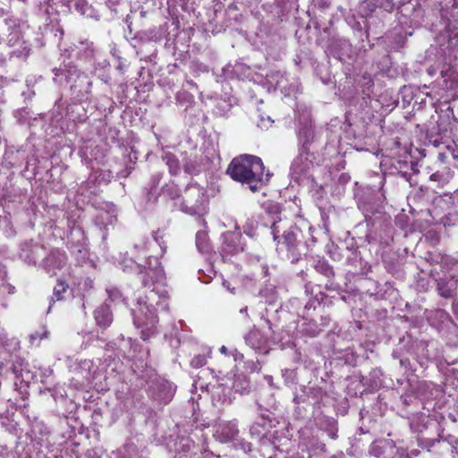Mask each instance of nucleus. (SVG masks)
Wrapping results in <instances>:
<instances>
[{
  "label": "nucleus",
  "instance_id": "obj_1",
  "mask_svg": "<svg viewBox=\"0 0 458 458\" xmlns=\"http://www.w3.org/2000/svg\"><path fill=\"white\" fill-rule=\"evenodd\" d=\"M146 274L148 276V285L145 296L137 301V307L131 310L133 323L140 329L143 341L153 337L157 333L158 323L157 310H165L168 308V292L165 289V270L157 257H148Z\"/></svg>",
  "mask_w": 458,
  "mask_h": 458
},
{
  "label": "nucleus",
  "instance_id": "obj_2",
  "mask_svg": "<svg viewBox=\"0 0 458 458\" xmlns=\"http://www.w3.org/2000/svg\"><path fill=\"white\" fill-rule=\"evenodd\" d=\"M226 172L233 180L245 185L252 192L260 191L272 176L269 171L265 174V166L260 157L248 154L234 157Z\"/></svg>",
  "mask_w": 458,
  "mask_h": 458
},
{
  "label": "nucleus",
  "instance_id": "obj_3",
  "mask_svg": "<svg viewBox=\"0 0 458 458\" xmlns=\"http://www.w3.org/2000/svg\"><path fill=\"white\" fill-rule=\"evenodd\" d=\"M53 81L59 85L68 84L72 96L78 101H88L91 96L92 81L72 61H64L52 70Z\"/></svg>",
  "mask_w": 458,
  "mask_h": 458
},
{
  "label": "nucleus",
  "instance_id": "obj_4",
  "mask_svg": "<svg viewBox=\"0 0 458 458\" xmlns=\"http://www.w3.org/2000/svg\"><path fill=\"white\" fill-rule=\"evenodd\" d=\"M286 222L274 221L269 228L274 242L280 249L287 250V257L292 262L298 261L305 254L307 245L302 241V233L297 226L286 228Z\"/></svg>",
  "mask_w": 458,
  "mask_h": 458
},
{
  "label": "nucleus",
  "instance_id": "obj_5",
  "mask_svg": "<svg viewBox=\"0 0 458 458\" xmlns=\"http://www.w3.org/2000/svg\"><path fill=\"white\" fill-rule=\"evenodd\" d=\"M440 29L437 30L435 43L439 47V54L445 55L450 65L458 60V18H450L449 12L443 10Z\"/></svg>",
  "mask_w": 458,
  "mask_h": 458
},
{
  "label": "nucleus",
  "instance_id": "obj_6",
  "mask_svg": "<svg viewBox=\"0 0 458 458\" xmlns=\"http://www.w3.org/2000/svg\"><path fill=\"white\" fill-rule=\"evenodd\" d=\"M314 155L310 151L299 150L298 156L293 160L290 167V175L299 184L313 187L315 182Z\"/></svg>",
  "mask_w": 458,
  "mask_h": 458
},
{
  "label": "nucleus",
  "instance_id": "obj_7",
  "mask_svg": "<svg viewBox=\"0 0 458 458\" xmlns=\"http://www.w3.org/2000/svg\"><path fill=\"white\" fill-rule=\"evenodd\" d=\"M208 208V196L204 188L197 183L188 184L182 193L181 209L189 215H203Z\"/></svg>",
  "mask_w": 458,
  "mask_h": 458
},
{
  "label": "nucleus",
  "instance_id": "obj_8",
  "mask_svg": "<svg viewBox=\"0 0 458 458\" xmlns=\"http://www.w3.org/2000/svg\"><path fill=\"white\" fill-rule=\"evenodd\" d=\"M296 117L298 120L299 150L310 151V147L317 136L311 122L310 110L307 106H297Z\"/></svg>",
  "mask_w": 458,
  "mask_h": 458
},
{
  "label": "nucleus",
  "instance_id": "obj_9",
  "mask_svg": "<svg viewBox=\"0 0 458 458\" xmlns=\"http://www.w3.org/2000/svg\"><path fill=\"white\" fill-rule=\"evenodd\" d=\"M358 262L360 266V270L352 272L357 291L377 299H383L385 296L383 286L376 280L366 276L371 267L367 262H363L361 259H359Z\"/></svg>",
  "mask_w": 458,
  "mask_h": 458
},
{
  "label": "nucleus",
  "instance_id": "obj_10",
  "mask_svg": "<svg viewBox=\"0 0 458 458\" xmlns=\"http://www.w3.org/2000/svg\"><path fill=\"white\" fill-rule=\"evenodd\" d=\"M176 386L161 377H155L148 383V394L158 404L166 405L174 398Z\"/></svg>",
  "mask_w": 458,
  "mask_h": 458
},
{
  "label": "nucleus",
  "instance_id": "obj_11",
  "mask_svg": "<svg viewBox=\"0 0 458 458\" xmlns=\"http://www.w3.org/2000/svg\"><path fill=\"white\" fill-rule=\"evenodd\" d=\"M222 243L220 255L224 261L229 260L233 256L244 250L245 242H242V235L238 225L234 231H228L221 235Z\"/></svg>",
  "mask_w": 458,
  "mask_h": 458
},
{
  "label": "nucleus",
  "instance_id": "obj_12",
  "mask_svg": "<svg viewBox=\"0 0 458 458\" xmlns=\"http://www.w3.org/2000/svg\"><path fill=\"white\" fill-rule=\"evenodd\" d=\"M319 296L320 297L317 295L315 298L309 300L304 305L301 314L304 322L301 326V331L303 335L310 337H316L322 332V327H319L318 321L309 318L311 315V310H316L318 307H320L321 301H323V294L319 293Z\"/></svg>",
  "mask_w": 458,
  "mask_h": 458
},
{
  "label": "nucleus",
  "instance_id": "obj_13",
  "mask_svg": "<svg viewBox=\"0 0 458 458\" xmlns=\"http://www.w3.org/2000/svg\"><path fill=\"white\" fill-rule=\"evenodd\" d=\"M73 377L71 384L75 388L89 386L95 378L96 368L91 360H82L77 362L72 369Z\"/></svg>",
  "mask_w": 458,
  "mask_h": 458
},
{
  "label": "nucleus",
  "instance_id": "obj_14",
  "mask_svg": "<svg viewBox=\"0 0 458 458\" xmlns=\"http://www.w3.org/2000/svg\"><path fill=\"white\" fill-rule=\"evenodd\" d=\"M358 208L362 212L368 226H374L384 214V207L372 195L360 199Z\"/></svg>",
  "mask_w": 458,
  "mask_h": 458
},
{
  "label": "nucleus",
  "instance_id": "obj_15",
  "mask_svg": "<svg viewBox=\"0 0 458 458\" xmlns=\"http://www.w3.org/2000/svg\"><path fill=\"white\" fill-rule=\"evenodd\" d=\"M400 14L399 23L409 27H419L421 25L424 10L418 3L408 2L398 8Z\"/></svg>",
  "mask_w": 458,
  "mask_h": 458
},
{
  "label": "nucleus",
  "instance_id": "obj_16",
  "mask_svg": "<svg viewBox=\"0 0 458 458\" xmlns=\"http://www.w3.org/2000/svg\"><path fill=\"white\" fill-rule=\"evenodd\" d=\"M323 391L316 386H304L301 387V393H295L293 396V403L296 408L301 411V408H305V405H313L318 403L323 397Z\"/></svg>",
  "mask_w": 458,
  "mask_h": 458
},
{
  "label": "nucleus",
  "instance_id": "obj_17",
  "mask_svg": "<svg viewBox=\"0 0 458 458\" xmlns=\"http://www.w3.org/2000/svg\"><path fill=\"white\" fill-rule=\"evenodd\" d=\"M69 242L72 254L78 260L83 261L88 259L89 250L87 246V240L84 236V232L81 227H74L72 229Z\"/></svg>",
  "mask_w": 458,
  "mask_h": 458
},
{
  "label": "nucleus",
  "instance_id": "obj_18",
  "mask_svg": "<svg viewBox=\"0 0 458 458\" xmlns=\"http://www.w3.org/2000/svg\"><path fill=\"white\" fill-rule=\"evenodd\" d=\"M245 344L259 354L269 352L267 337L256 327L244 335Z\"/></svg>",
  "mask_w": 458,
  "mask_h": 458
},
{
  "label": "nucleus",
  "instance_id": "obj_19",
  "mask_svg": "<svg viewBox=\"0 0 458 458\" xmlns=\"http://www.w3.org/2000/svg\"><path fill=\"white\" fill-rule=\"evenodd\" d=\"M270 413L260 414L252 425L250 427L251 437L260 440L262 445H266L268 440L265 438L269 429L274 426Z\"/></svg>",
  "mask_w": 458,
  "mask_h": 458
},
{
  "label": "nucleus",
  "instance_id": "obj_20",
  "mask_svg": "<svg viewBox=\"0 0 458 458\" xmlns=\"http://www.w3.org/2000/svg\"><path fill=\"white\" fill-rule=\"evenodd\" d=\"M204 454L202 448L189 437H182L175 443L174 458H199Z\"/></svg>",
  "mask_w": 458,
  "mask_h": 458
},
{
  "label": "nucleus",
  "instance_id": "obj_21",
  "mask_svg": "<svg viewBox=\"0 0 458 458\" xmlns=\"http://www.w3.org/2000/svg\"><path fill=\"white\" fill-rule=\"evenodd\" d=\"M214 437L221 443L233 442L239 434L237 422L235 420L219 421L214 426Z\"/></svg>",
  "mask_w": 458,
  "mask_h": 458
},
{
  "label": "nucleus",
  "instance_id": "obj_22",
  "mask_svg": "<svg viewBox=\"0 0 458 458\" xmlns=\"http://www.w3.org/2000/svg\"><path fill=\"white\" fill-rule=\"evenodd\" d=\"M455 436L450 434L444 435L443 433L437 438L434 439L424 449L437 455H444L449 452L453 455L455 444Z\"/></svg>",
  "mask_w": 458,
  "mask_h": 458
},
{
  "label": "nucleus",
  "instance_id": "obj_23",
  "mask_svg": "<svg viewBox=\"0 0 458 458\" xmlns=\"http://www.w3.org/2000/svg\"><path fill=\"white\" fill-rule=\"evenodd\" d=\"M46 249L43 245L33 241L26 242L21 245L20 258L29 265H36L37 260L43 259Z\"/></svg>",
  "mask_w": 458,
  "mask_h": 458
},
{
  "label": "nucleus",
  "instance_id": "obj_24",
  "mask_svg": "<svg viewBox=\"0 0 458 458\" xmlns=\"http://www.w3.org/2000/svg\"><path fill=\"white\" fill-rule=\"evenodd\" d=\"M93 221L100 231L108 230V226H112L116 221L115 207L113 204H106L105 207L97 209Z\"/></svg>",
  "mask_w": 458,
  "mask_h": 458
},
{
  "label": "nucleus",
  "instance_id": "obj_25",
  "mask_svg": "<svg viewBox=\"0 0 458 458\" xmlns=\"http://www.w3.org/2000/svg\"><path fill=\"white\" fill-rule=\"evenodd\" d=\"M412 31L403 30L402 27H394L385 35L386 47L393 51H398L405 47L408 36H411Z\"/></svg>",
  "mask_w": 458,
  "mask_h": 458
},
{
  "label": "nucleus",
  "instance_id": "obj_26",
  "mask_svg": "<svg viewBox=\"0 0 458 458\" xmlns=\"http://www.w3.org/2000/svg\"><path fill=\"white\" fill-rule=\"evenodd\" d=\"M67 261L64 251L55 249L50 251L47 256H44L42 266L48 274H55V270L62 269Z\"/></svg>",
  "mask_w": 458,
  "mask_h": 458
},
{
  "label": "nucleus",
  "instance_id": "obj_27",
  "mask_svg": "<svg viewBox=\"0 0 458 458\" xmlns=\"http://www.w3.org/2000/svg\"><path fill=\"white\" fill-rule=\"evenodd\" d=\"M437 84L440 89L446 92L447 98H454L458 88V75L456 72L452 67L442 70Z\"/></svg>",
  "mask_w": 458,
  "mask_h": 458
},
{
  "label": "nucleus",
  "instance_id": "obj_28",
  "mask_svg": "<svg viewBox=\"0 0 458 458\" xmlns=\"http://www.w3.org/2000/svg\"><path fill=\"white\" fill-rule=\"evenodd\" d=\"M440 424L435 418L423 412L414 414L410 420V428L413 434L419 436L429 427H438Z\"/></svg>",
  "mask_w": 458,
  "mask_h": 458
},
{
  "label": "nucleus",
  "instance_id": "obj_29",
  "mask_svg": "<svg viewBox=\"0 0 458 458\" xmlns=\"http://www.w3.org/2000/svg\"><path fill=\"white\" fill-rule=\"evenodd\" d=\"M149 257H153L152 255H149ZM148 256L147 257V260L145 262V265H141L140 263H138L135 259H125L123 260H122L119 265H120V267L121 269H123V272H126V273H137L138 275L140 276V278H141V284L143 286H148V276L147 274H146V268H148Z\"/></svg>",
  "mask_w": 458,
  "mask_h": 458
},
{
  "label": "nucleus",
  "instance_id": "obj_30",
  "mask_svg": "<svg viewBox=\"0 0 458 458\" xmlns=\"http://www.w3.org/2000/svg\"><path fill=\"white\" fill-rule=\"evenodd\" d=\"M436 282L437 291L441 297L445 299L454 298L458 288V276L440 277Z\"/></svg>",
  "mask_w": 458,
  "mask_h": 458
},
{
  "label": "nucleus",
  "instance_id": "obj_31",
  "mask_svg": "<svg viewBox=\"0 0 458 458\" xmlns=\"http://www.w3.org/2000/svg\"><path fill=\"white\" fill-rule=\"evenodd\" d=\"M327 51L334 57L343 60L344 56H349L352 52V45L349 40L345 38H332Z\"/></svg>",
  "mask_w": 458,
  "mask_h": 458
},
{
  "label": "nucleus",
  "instance_id": "obj_32",
  "mask_svg": "<svg viewBox=\"0 0 458 458\" xmlns=\"http://www.w3.org/2000/svg\"><path fill=\"white\" fill-rule=\"evenodd\" d=\"M413 166L414 162L407 157L404 158L395 157L391 160L392 173L400 174L406 181L411 180Z\"/></svg>",
  "mask_w": 458,
  "mask_h": 458
},
{
  "label": "nucleus",
  "instance_id": "obj_33",
  "mask_svg": "<svg viewBox=\"0 0 458 458\" xmlns=\"http://www.w3.org/2000/svg\"><path fill=\"white\" fill-rule=\"evenodd\" d=\"M267 79L275 89H280L284 96L291 95L287 88L288 78L284 72L281 71H272L267 75Z\"/></svg>",
  "mask_w": 458,
  "mask_h": 458
},
{
  "label": "nucleus",
  "instance_id": "obj_34",
  "mask_svg": "<svg viewBox=\"0 0 458 458\" xmlns=\"http://www.w3.org/2000/svg\"><path fill=\"white\" fill-rule=\"evenodd\" d=\"M10 369L16 378L20 379L21 383H25L26 386L36 380V374L29 369L28 363H21L20 365L13 364Z\"/></svg>",
  "mask_w": 458,
  "mask_h": 458
},
{
  "label": "nucleus",
  "instance_id": "obj_35",
  "mask_svg": "<svg viewBox=\"0 0 458 458\" xmlns=\"http://www.w3.org/2000/svg\"><path fill=\"white\" fill-rule=\"evenodd\" d=\"M443 433L444 429L441 428L440 424H438V427H429L428 430L422 431L421 434L416 436L419 446L424 449Z\"/></svg>",
  "mask_w": 458,
  "mask_h": 458
},
{
  "label": "nucleus",
  "instance_id": "obj_36",
  "mask_svg": "<svg viewBox=\"0 0 458 458\" xmlns=\"http://www.w3.org/2000/svg\"><path fill=\"white\" fill-rule=\"evenodd\" d=\"M97 325L102 328L109 327L113 321V314L106 303L98 307L94 312Z\"/></svg>",
  "mask_w": 458,
  "mask_h": 458
},
{
  "label": "nucleus",
  "instance_id": "obj_37",
  "mask_svg": "<svg viewBox=\"0 0 458 458\" xmlns=\"http://www.w3.org/2000/svg\"><path fill=\"white\" fill-rule=\"evenodd\" d=\"M163 38V31L161 28L152 27L148 30L138 31L133 39L139 42H158Z\"/></svg>",
  "mask_w": 458,
  "mask_h": 458
},
{
  "label": "nucleus",
  "instance_id": "obj_38",
  "mask_svg": "<svg viewBox=\"0 0 458 458\" xmlns=\"http://www.w3.org/2000/svg\"><path fill=\"white\" fill-rule=\"evenodd\" d=\"M24 157V152L13 148H7L3 157V165L6 168L20 166Z\"/></svg>",
  "mask_w": 458,
  "mask_h": 458
},
{
  "label": "nucleus",
  "instance_id": "obj_39",
  "mask_svg": "<svg viewBox=\"0 0 458 458\" xmlns=\"http://www.w3.org/2000/svg\"><path fill=\"white\" fill-rule=\"evenodd\" d=\"M154 243H157L160 247L161 253L163 254L165 250V247L163 246V242L159 241L157 233H156L154 235L153 241L148 239H140L139 242L134 243L133 250L139 254H143L147 258L148 256V253Z\"/></svg>",
  "mask_w": 458,
  "mask_h": 458
},
{
  "label": "nucleus",
  "instance_id": "obj_40",
  "mask_svg": "<svg viewBox=\"0 0 458 458\" xmlns=\"http://www.w3.org/2000/svg\"><path fill=\"white\" fill-rule=\"evenodd\" d=\"M158 196V190L146 188L142 192L141 200L140 201L139 206L142 210H151L157 201Z\"/></svg>",
  "mask_w": 458,
  "mask_h": 458
},
{
  "label": "nucleus",
  "instance_id": "obj_41",
  "mask_svg": "<svg viewBox=\"0 0 458 458\" xmlns=\"http://www.w3.org/2000/svg\"><path fill=\"white\" fill-rule=\"evenodd\" d=\"M454 176V172L449 167H444L442 170H437L433 173L429 180L436 182L438 186L447 184Z\"/></svg>",
  "mask_w": 458,
  "mask_h": 458
},
{
  "label": "nucleus",
  "instance_id": "obj_42",
  "mask_svg": "<svg viewBox=\"0 0 458 458\" xmlns=\"http://www.w3.org/2000/svg\"><path fill=\"white\" fill-rule=\"evenodd\" d=\"M259 296L264 299L266 302L270 304L275 302L277 299L276 286L272 284H269L267 280L265 284L259 289Z\"/></svg>",
  "mask_w": 458,
  "mask_h": 458
},
{
  "label": "nucleus",
  "instance_id": "obj_43",
  "mask_svg": "<svg viewBox=\"0 0 458 458\" xmlns=\"http://www.w3.org/2000/svg\"><path fill=\"white\" fill-rule=\"evenodd\" d=\"M196 247L201 253H209L212 250L209 238L206 231H199L196 233Z\"/></svg>",
  "mask_w": 458,
  "mask_h": 458
},
{
  "label": "nucleus",
  "instance_id": "obj_44",
  "mask_svg": "<svg viewBox=\"0 0 458 458\" xmlns=\"http://www.w3.org/2000/svg\"><path fill=\"white\" fill-rule=\"evenodd\" d=\"M183 169L188 174H197L201 171L200 163L196 156L190 157H183Z\"/></svg>",
  "mask_w": 458,
  "mask_h": 458
},
{
  "label": "nucleus",
  "instance_id": "obj_45",
  "mask_svg": "<svg viewBox=\"0 0 458 458\" xmlns=\"http://www.w3.org/2000/svg\"><path fill=\"white\" fill-rule=\"evenodd\" d=\"M67 287L68 285L63 281H59L56 284L53 290V295L49 298V306L47 309V313L50 312L54 303L56 301H61L64 299L63 294L66 292Z\"/></svg>",
  "mask_w": 458,
  "mask_h": 458
},
{
  "label": "nucleus",
  "instance_id": "obj_46",
  "mask_svg": "<svg viewBox=\"0 0 458 458\" xmlns=\"http://www.w3.org/2000/svg\"><path fill=\"white\" fill-rule=\"evenodd\" d=\"M163 161L168 166L169 173L172 175H176L180 171V162L178 158L170 152H166L163 155Z\"/></svg>",
  "mask_w": 458,
  "mask_h": 458
},
{
  "label": "nucleus",
  "instance_id": "obj_47",
  "mask_svg": "<svg viewBox=\"0 0 458 458\" xmlns=\"http://www.w3.org/2000/svg\"><path fill=\"white\" fill-rule=\"evenodd\" d=\"M388 445L389 442L387 440H376L372 442L371 445H369V453L372 456L380 458L383 456L386 448Z\"/></svg>",
  "mask_w": 458,
  "mask_h": 458
},
{
  "label": "nucleus",
  "instance_id": "obj_48",
  "mask_svg": "<svg viewBox=\"0 0 458 458\" xmlns=\"http://www.w3.org/2000/svg\"><path fill=\"white\" fill-rule=\"evenodd\" d=\"M314 268L318 273L323 275L328 279L334 277L335 276L333 267L325 259L318 260L314 265Z\"/></svg>",
  "mask_w": 458,
  "mask_h": 458
},
{
  "label": "nucleus",
  "instance_id": "obj_49",
  "mask_svg": "<svg viewBox=\"0 0 458 458\" xmlns=\"http://www.w3.org/2000/svg\"><path fill=\"white\" fill-rule=\"evenodd\" d=\"M233 388L235 392L243 394L250 391V381L246 378V377L238 376L233 383Z\"/></svg>",
  "mask_w": 458,
  "mask_h": 458
},
{
  "label": "nucleus",
  "instance_id": "obj_50",
  "mask_svg": "<svg viewBox=\"0 0 458 458\" xmlns=\"http://www.w3.org/2000/svg\"><path fill=\"white\" fill-rule=\"evenodd\" d=\"M76 55L83 57L85 60H90L94 55L93 44L89 42H81L77 47Z\"/></svg>",
  "mask_w": 458,
  "mask_h": 458
},
{
  "label": "nucleus",
  "instance_id": "obj_51",
  "mask_svg": "<svg viewBox=\"0 0 458 458\" xmlns=\"http://www.w3.org/2000/svg\"><path fill=\"white\" fill-rule=\"evenodd\" d=\"M31 432L36 438L42 441L45 437L48 436L49 429L43 422L36 421L32 424Z\"/></svg>",
  "mask_w": 458,
  "mask_h": 458
},
{
  "label": "nucleus",
  "instance_id": "obj_52",
  "mask_svg": "<svg viewBox=\"0 0 458 458\" xmlns=\"http://www.w3.org/2000/svg\"><path fill=\"white\" fill-rule=\"evenodd\" d=\"M427 146L432 148L437 151L443 148V146H448L449 143L443 141V139L439 135L428 134L427 136Z\"/></svg>",
  "mask_w": 458,
  "mask_h": 458
},
{
  "label": "nucleus",
  "instance_id": "obj_53",
  "mask_svg": "<svg viewBox=\"0 0 458 458\" xmlns=\"http://www.w3.org/2000/svg\"><path fill=\"white\" fill-rule=\"evenodd\" d=\"M282 377L285 386L291 387L297 384V373L295 369H282Z\"/></svg>",
  "mask_w": 458,
  "mask_h": 458
},
{
  "label": "nucleus",
  "instance_id": "obj_54",
  "mask_svg": "<svg viewBox=\"0 0 458 458\" xmlns=\"http://www.w3.org/2000/svg\"><path fill=\"white\" fill-rule=\"evenodd\" d=\"M162 191L163 193L171 199H176L179 197H182L180 190L178 189L177 185L174 184L173 182H171L170 183H166L165 186H163Z\"/></svg>",
  "mask_w": 458,
  "mask_h": 458
},
{
  "label": "nucleus",
  "instance_id": "obj_55",
  "mask_svg": "<svg viewBox=\"0 0 458 458\" xmlns=\"http://www.w3.org/2000/svg\"><path fill=\"white\" fill-rule=\"evenodd\" d=\"M13 116L20 123H26L31 118V111L28 106L17 109L13 112Z\"/></svg>",
  "mask_w": 458,
  "mask_h": 458
},
{
  "label": "nucleus",
  "instance_id": "obj_56",
  "mask_svg": "<svg viewBox=\"0 0 458 458\" xmlns=\"http://www.w3.org/2000/svg\"><path fill=\"white\" fill-rule=\"evenodd\" d=\"M108 294V299L113 302H123L124 304H127L126 299L123 296L122 292L115 287H112L106 290Z\"/></svg>",
  "mask_w": 458,
  "mask_h": 458
},
{
  "label": "nucleus",
  "instance_id": "obj_57",
  "mask_svg": "<svg viewBox=\"0 0 458 458\" xmlns=\"http://www.w3.org/2000/svg\"><path fill=\"white\" fill-rule=\"evenodd\" d=\"M256 260V263L254 266L256 267V269L260 270L261 275L263 277L269 276V267L267 263L263 259V258L257 256L254 258L253 262Z\"/></svg>",
  "mask_w": 458,
  "mask_h": 458
},
{
  "label": "nucleus",
  "instance_id": "obj_58",
  "mask_svg": "<svg viewBox=\"0 0 458 458\" xmlns=\"http://www.w3.org/2000/svg\"><path fill=\"white\" fill-rule=\"evenodd\" d=\"M437 160L441 164L450 163V155H452V153L450 152L448 146H443L442 149L437 151Z\"/></svg>",
  "mask_w": 458,
  "mask_h": 458
},
{
  "label": "nucleus",
  "instance_id": "obj_59",
  "mask_svg": "<svg viewBox=\"0 0 458 458\" xmlns=\"http://www.w3.org/2000/svg\"><path fill=\"white\" fill-rule=\"evenodd\" d=\"M233 443L236 449H241L245 454L251 452V444L244 439H241L237 437Z\"/></svg>",
  "mask_w": 458,
  "mask_h": 458
},
{
  "label": "nucleus",
  "instance_id": "obj_60",
  "mask_svg": "<svg viewBox=\"0 0 458 458\" xmlns=\"http://www.w3.org/2000/svg\"><path fill=\"white\" fill-rule=\"evenodd\" d=\"M48 335L49 332L45 327H43L40 329V331H36L30 335V342L31 344H35L37 342L38 344L42 339L48 338Z\"/></svg>",
  "mask_w": 458,
  "mask_h": 458
},
{
  "label": "nucleus",
  "instance_id": "obj_61",
  "mask_svg": "<svg viewBox=\"0 0 458 458\" xmlns=\"http://www.w3.org/2000/svg\"><path fill=\"white\" fill-rule=\"evenodd\" d=\"M377 8H379L376 0H365L362 3V9L366 15L371 14Z\"/></svg>",
  "mask_w": 458,
  "mask_h": 458
},
{
  "label": "nucleus",
  "instance_id": "obj_62",
  "mask_svg": "<svg viewBox=\"0 0 458 458\" xmlns=\"http://www.w3.org/2000/svg\"><path fill=\"white\" fill-rule=\"evenodd\" d=\"M256 232V225L253 220H248L243 225V233L249 237H254Z\"/></svg>",
  "mask_w": 458,
  "mask_h": 458
},
{
  "label": "nucleus",
  "instance_id": "obj_63",
  "mask_svg": "<svg viewBox=\"0 0 458 458\" xmlns=\"http://www.w3.org/2000/svg\"><path fill=\"white\" fill-rule=\"evenodd\" d=\"M30 47H28L27 46H22L21 47V48H17L14 51H13L11 54V57L15 55L18 58L24 59L30 55Z\"/></svg>",
  "mask_w": 458,
  "mask_h": 458
},
{
  "label": "nucleus",
  "instance_id": "obj_64",
  "mask_svg": "<svg viewBox=\"0 0 458 458\" xmlns=\"http://www.w3.org/2000/svg\"><path fill=\"white\" fill-rule=\"evenodd\" d=\"M288 90L291 92L289 97L296 98L297 94L301 92L300 82L297 80H293L292 82H287Z\"/></svg>",
  "mask_w": 458,
  "mask_h": 458
}]
</instances>
